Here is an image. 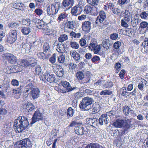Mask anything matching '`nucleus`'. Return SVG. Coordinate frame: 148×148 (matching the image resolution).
I'll use <instances>...</instances> for the list:
<instances>
[{
	"instance_id": "39448f33",
	"label": "nucleus",
	"mask_w": 148,
	"mask_h": 148,
	"mask_svg": "<svg viewBox=\"0 0 148 148\" xmlns=\"http://www.w3.org/2000/svg\"><path fill=\"white\" fill-rule=\"evenodd\" d=\"M17 144L20 148H30L32 146V144L28 138H25L20 140Z\"/></svg>"
},
{
	"instance_id": "c9c22d12",
	"label": "nucleus",
	"mask_w": 148,
	"mask_h": 148,
	"mask_svg": "<svg viewBox=\"0 0 148 148\" xmlns=\"http://www.w3.org/2000/svg\"><path fill=\"white\" fill-rule=\"evenodd\" d=\"M86 1L89 4L94 6H97L99 2V0H86Z\"/></svg>"
},
{
	"instance_id": "7ed1b4c3",
	"label": "nucleus",
	"mask_w": 148,
	"mask_h": 148,
	"mask_svg": "<svg viewBox=\"0 0 148 148\" xmlns=\"http://www.w3.org/2000/svg\"><path fill=\"white\" fill-rule=\"evenodd\" d=\"M94 101L92 98L87 97L83 98L80 102L79 106L80 109L84 111H87L90 108L91 105Z\"/></svg>"
},
{
	"instance_id": "ddd939ff",
	"label": "nucleus",
	"mask_w": 148,
	"mask_h": 148,
	"mask_svg": "<svg viewBox=\"0 0 148 148\" xmlns=\"http://www.w3.org/2000/svg\"><path fill=\"white\" fill-rule=\"evenodd\" d=\"M35 108V106L32 103H28L24 106L23 109L25 111V114H28L29 113L33 111Z\"/></svg>"
},
{
	"instance_id": "f03ea898",
	"label": "nucleus",
	"mask_w": 148,
	"mask_h": 148,
	"mask_svg": "<svg viewBox=\"0 0 148 148\" xmlns=\"http://www.w3.org/2000/svg\"><path fill=\"white\" fill-rule=\"evenodd\" d=\"M29 122L27 117L24 116H20L15 120L13 124L14 127L18 132H22L29 125Z\"/></svg>"
},
{
	"instance_id": "4468645a",
	"label": "nucleus",
	"mask_w": 148,
	"mask_h": 148,
	"mask_svg": "<svg viewBox=\"0 0 148 148\" xmlns=\"http://www.w3.org/2000/svg\"><path fill=\"white\" fill-rule=\"evenodd\" d=\"M64 87L66 88L67 92L72 91L77 88L76 87H71L69 83L67 81H63L61 82Z\"/></svg>"
},
{
	"instance_id": "774afa93",
	"label": "nucleus",
	"mask_w": 148,
	"mask_h": 148,
	"mask_svg": "<svg viewBox=\"0 0 148 148\" xmlns=\"http://www.w3.org/2000/svg\"><path fill=\"white\" fill-rule=\"evenodd\" d=\"M118 35L116 33H114L110 35V38L112 40H116L118 38Z\"/></svg>"
},
{
	"instance_id": "79ce46f5",
	"label": "nucleus",
	"mask_w": 148,
	"mask_h": 148,
	"mask_svg": "<svg viewBox=\"0 0 148 148\" xmlns=\"http://www.w3.org/2000/svg\"><path fill=\"white\" fill-rule=\"evenodd\" d=\"M16 57L12 54H10V63L15 64L16 62Z\"/></svg>"
},
{
	"instance_id": "58836bf2",
	"label": "nucleus",
	"mask_w": 148,
	"mask_h": 148,
	"mask_svg": "<svg viewBox=\"0 0 148 148\" xmlns=\"http://www.w3.org/2000/svg\"><path fill=\"white\" fill-rule=\"evenodd\" d=\"M92 10V7L91 6L87 5L85 7L84 10L86 14H91Z\"/></svg>"
},
{
	"instance_id": "bb28decb",
	"label": "nucleus",
	"mask_w": 148,
	"mask_h": 148,
	"mask_svg": "<svg viewBox=\"0 0 148 148\" xmlns=\"http://www.w3.org/2000/svg\"><path fill=\"white\" fill-rule=\"evenodd\" d=\"M22 88V86H20L17 89H13L12 90V93L14 95L18 94L20 96L21 95L22 92H23Z\"/></svg>"
},
{
	"instance_id": "6e6552de",
	"label": "nucleus",
	"mask_w": 148,
	"mask_h": 148,
	"mask_svg": "<svg viewBox=\"0 0 148 148\" xmlns=\"http://www.w3.org/2000/svg\"><path fill=\"white\" fill-rule=\"evenodd\" d=\"M74 1L73 0H63L62 4V7L65 11L70 9L73 5Z\"/></svg>"
},
{
	"instance_id": "5fc2aeb1",
	"label": "nucleus",
	"mask_w": 148,
	"mask_h": 148,
	"mask_svg": "<svg viewBox=\"0 0 148 148\" xmlns=\"http://www.w3.org/2000/svg\"><path fill=\"white\" fill-rule=\"evenodd\" d=\"M56 54L54 53L52 56L49 58V61L52 64L54 63L56 61Z\"/></svg>"
},
{
	"instance_id": "473e14b6",
	"label": "nucleus",
	"mask_w": 148,
	"mask_h": 148,
	"mask_svg": "<svg viewBox=\"0 0 148 148\" xmlns=\"http://www.w3.org/2000/svg\"><path fill=\"white\" fill-rule=\"evenodd\" d=\"M140 20L139 18L132 19L131 21V24L132 26L133 27H136L140 22Z\"/></svg>"
},
{
	"instance_id": "aec40b11",
	"label": "nucleus",
	"mask_w": 148,
	"mask_h": 148,
	"mask_svg": "<svg viewBox=\"0 0 148 148\" xmlns=\"http://www.w3.org/2000/svg\"><path fill=\"white\" fill-rule=\"evenodd\" d=\"M10 73H15L18 72H20L22 70V69L19 67V66L17 65H12V66L10 65Z\"/></svg>"
},
{
	"instance_id": "423d86ee",
	"label": "nucleus",
	"mask_w": 148,
	"mask_h": 148,
	"mask_svg": "<svg viewBox=\"0 0 148 148\" xmlns=\"http://www.w3.org/2000/svg\"><path fill=\"white\" fill-rule=\"evenodd\" d=\"M32 119V121L30 123V124L32 125L37 121L42 120H43L42 114L39 111H37L34 113Z\"/></svg>"
},
{
	"instance_id": "37998d69",
	"label": "nucleus",
	"mask_w": 148,
	"mask_h": 148,
	"mask_svg": "<svg viewBox=\"0 0 148 148\" xmlns=\"http://www.w3.org/2000/svg\"><path fill=\"white\" fill-rule=\"evenodd\" d=\"M70 35L74 38H79L81 36V34L79 33H76L72 31L70 33Z\"/></svg>"
},
{
	"instance_id": "dca6fc26",
	"label": "nucleus",
	"mask_w": 148,
	"mask_h": 148,
	"mask_svg": "<svg viewBox=\"0 0 148 148\" xmlns=\"http://www.w3.org/2000/svg\"><path fill=\"white\" fill-rule=\"evenodd\" d=\"M53 65L54 66H53V68L56 65V67L58 69V71L56 72V75L57 76L59 77L62 76L64 74V71L62 66L60 65H58L56 64H54Z\"/></svg>"
},
{
	"instance_id": "de8ad7c7",
	"label": "nucleus",
	"mask_w": 148,
	"mask_h": 148,
	"mask_svg": "<svg viewBox=\"0 0 148 148\" xmlns=\"http://www.w3.org/2000/svg\"><path fill=\"white\" fill-rule=\"evenodd\" d=\"M84 87L83 86L81 88L83 90V92L91 95L94 93L93 91H92L89 89H85Z\"/></svg>"
},
{
	"instance_id": "ea45409f",
	"label": "nucleus",
	"mask_w": 148,
	"mask_h": 148,
	"mask_svg": "<svg viewBox=\"0 0 148 148\" xmlns=\"http://www.w3.org/2000/svg\"><path fill=\"white\" fill-rule=\"evenodd\" d=\"M86 148H101V147L97 144L90 143L87 145Z\"/></svg>"
},
{
	"instance_id": "338daca9",
	"label": "nucleus",
	"mask_w": 148,
	"mask_h": 148,
	"mask_svg": "<svg viewBox=\"0 0 148 148\" xmlns=\"http://www.w3.org/2000/svg\"><path fill=\"white\" fill-rule=\"evenodd\" d=\"M121 45V42L119 41L115 42L114 45V47L116 49H117L119 48Z\"/></svg>"
},
{
	"instance_id": "680f3d73",
	"label": "nucleus",
	"mask_w": 148,
	"mask_h": 148,
	"mask_svg": "<svg viewBox=\"0 0 148 148\" xmlns=\"http://www.w3.org/2000/svg\"><path fill=\"white\" fill-rule=\"evenodd\" d=\"M112 11L113 13L117 15L119 14L121 12L120 10L116 8H113L112 9Z\"/></svg>"
},
{
	"instance_id": "09e8293b",
	"label": "nucleus",
	"mask_w": 148,
	"mask_h": 148,
	"mask_svg": "<svg viewBox=\"0 0 148 148\" xmlns=\"http://www.w3.org/2000/svg\"><path fill=\"white\" fill-rule=\"evenodd\" d=\"M112 92L111 90H102L101 92H100V95H109L111 94Z\"/></svg>"
},
{
	"instance_id": "052dcab7",
	"label": "nucleus",
	"mask_w": 148,
	"mask_h": 148,
	"mask_svg": "<svg viewBox=\"0 0 148 148\" xmlns=\"http://www.w3.org/2000/svg\"><path fill=\"white\" fill-rule=\"evenodd\" d=\"M79 43L82 47L85 46L86 45V40L84 39L81 38L79 40Z\"/></svg>"
},
{
	"instance_id": "864d4df0",
	"label": "nucleus",
	"mask_w": 148,
	"mask_h": 148,
	"mask_svg": "<svg viewBox=\"0 0 148 148\" xmlns=\"http://www.w3.org/2000/svg\"><path fill=\"white\" fill-rule=\"evenodd\" d=\"M20 65L23 66L27 67L29 66V63L27 60H22L20 63Z\"/></svg>"
},
{
	"instance_id": "4c0bfd02",
	"label": "nucleus",
	"mask_w": 148,
	"mask_h": 148,
	"mask_svg": "<svg viewBox=\"0 0 148 148\" xmlns=\"http://www.w3.org/2000/svg\"><path fill=\"white\" fill-rule=\"evenodd\" d=\"M102 45L105 48L108 49L110 46L109 44V40L108 39L104 40L102 42Z\"/></svg>"
},
{
	"instance_id": "20e7f679",
	"label": "nucleus",
	"mask_w": 148,
	"mask_h": 148,
	"mask_svg": "<svg viewBox=\"0 0 148 148\" xmlns=\"http://www.w3.org/2000/svg\"><path fill=\"white\" fill-rule=\"evenodd\" d=\"M61 8V4L59 2H57L51 5V7L48 6L47 9V12L48 14L53 15L56 14L58 11Z\"/></svg>"
},
{
	"instance_id": "69168bd1",
	"label": "nucleus",
	"mask_w": 148,
	"mask_h": 148,
	"mask_svg": "<svg viewBox=\"0 0 148 148\" xmlns=\"http://www.w3.org/2000/svg\"><path fill=\"white\" fill-rule=\"evenodd\" d=\"M95 8V12L94 13H93V15H94L95 16L97 15L99 12H100V7L98 6V5L97 6H95V8Z\"/></svg>"
},
{
	"instance_id": "cd10ccee",
	"label": "nucleus",
	"mask_w": 148,
	"mask_h": 148,
	"mask_svg": "<svg viewBox=\"0 0 148 148\" xmlns=\"http://www.w3.org/2000/svg\"><path fill=\"white\" fill-rule=\"evenodd\" d=\"M57 46L58 47L56 48V50L60 53H63L65 51V49L64 45L61 44H57Z\"/></svg>"
},
{
	"instance_id": "f8f14e48",
	"label": "nucleus",
	"mask_w": 148,
	"mask_h": 148,
	"mask_svg": "<svg viewBox=\"0 0 148 148\" xmlns=\"http://www.w3.org/2000/svg\"><path fill=\"white\" fill-rule=\"evenodd\" d=\"M109 121V120L108 119L107 114H102L99 119V123L101 125H102L104 124L107 125Z\"/></svg>"
},
{
	"instance_id": "72a5a7b5",
	"label": "nucleus",
	"mask_w": 148,
	"mask_h": 148,
	"mask_svg": "<svg viewBox=\"0 0 148 148\" xmlns=\"http://www.w3.org/2000/svg\"><path fill=\"white\" fill-rule=\"evenodd\" d=\"M147 83V81L144 80L143 79L140 83L138 84V88L141 90H142L143 89V87Z\"/></svg>"
},
{
	"instance_id": "b1692460",
	"label": "nucleus",
	"mask_w": 148,
	"mask_h": 148,
	"mask_svg": "<svg viewBox=\"0 0 148 148\" xmlns=\"http://www.w3.org/2000/svg\"><path fill=\"white\" fill-rule=\"evenodd\" d=\"M21 30L22 33L24 35H27L31 32V29L29 27H23L21 28Z\"/></svg>"
},
{
	"instance_id": "a878e982",
	"label": "nucleus",
	"mask_w": 148,
	"mask_h": 148,
	"mask_svg": "<svg viewBox=\"0 0 148 148\" xmlns=\"http://www.w3.org/2000/svg\"><path fill=\"white\" fill-rule=\"evenodd\" d=\"M37 56L43 60L47 59L50 56L44 52L39 53L37 54Z\"/></svg>"
},
{
	"instance_id": "bf43d9fd",
	"label": "nucleus",
	"mask_w": 148,
	"mask_h": 148,
	"mask_svg": "<svg viewBox=\"0 0 148 148\" xmlns=\"http://www.w3.org/2000/svg\"><path fill=\"white\" fill-rule=\"evenodd\" d=\"M100 49L101 47L100 46L97 45L92 50H93V51H94V53L95 54H97L99 52Z\"/></svg>"
},
{
	"instance_id": "0eeeda50",
	"label": "nucleus",
	"mask_w": 148,
	"mask_h": 148,
	"mask_svg": "<svg viewBox=\"0 0 148 148\" xmlns=\"http://www.w3.org/2000/svg\"><path fill=\"white\" fill-rule=\"evenodd\" d=\"M34 85L31 83L26 85L25 87L22 86L23 95L25 97H27L31 92V91L34 88Z\"/></svg>"
},
{
	"instance_id": "1a4fd4ad",
	"label": "nucleus",
	"mask_w": 148,
	"mask_h": 148,
	"mask_svg": "<svg viewBox=\"0 0 148 148\" xmlns=\"http://www.w3.org/2000/svg\"><path fill=\"white\" fill-rule=\"evenodd\" d=\"M106 16L105 12L103 11H101L99 12V15L98 16L95 21L97 24H99V23L104 24L103 22L106 18Z\"/></svg>"
},
{
	"instance_id": "e433bc0d",
	"label": "nucleus",
	"mask_w": 148,
	"mask_h": 148,
	"mask_svg": "<svg viewBox=\"0 0 148 148\" xmlns=\"http://www.w3.org/2000/svg\"><path fill=\"white\" fill-rule=\"evenodd\" d=\"M75 110L71 107L69 108L67 111V115L68 117H72L73 115Z\"/></svg>"
},
{
	"instance_id": "a211bd4d",
	"label": "nucleus",
	"mask_w": 148,
	"mask_h": 148,
	"mask_svg": "<svg viewBox=\"0 0 148 148\" xmlns=\"http://www.w3.org/2000/svg\"><path fill=\"white\" fill-rule=\"evenodd\" d=\"M81 7L79 5L74 6L71 10V14L72 15L77 16L79 14Z\"/></svg>"
},
{
	"instance_id": "9d476101",
	"label": "nucleus",
	"mask_w": 148,
	"mask_h": 148,
	"mask_svg": "<svg viewBox=\"0 0 148 148\" xmlns=\"http://www.w3.org/2000/svg\"><path fill=\"white\" fill-rule=\"evenodd\" d=\"M82 27L85 33H88L91 29V23L89 21H85L83 23Z\"/></svg>"
},
{
	"instance_id": "2eb2a0df",
	"label": "nucleus",
	"mask_w": 148,
	"mask_h": 148,
	"mask_svg": "<svg viewBox=\"0 0 148 148\" xmlns=\"http://www.w3.org/2000/svg\"><path fill=\"white\" fill-rule=\"evenodd\" d=\"M86 122L89 125L95 127V126L97 125L98 120L96 118H88L86 119Z\"/></svg>"
},
{
	"instance_id": "4be33fe9",
	"label": "nucleus",
	"mask_w": 148,
	"mask_h": 148,
	"mask_svg": "<svg viewBox=\"0 0 148 148\" xmlns=\"http://www.w3.org/2000/svg\"><path fill=\"white\" fill-rule=\"evenodd\" d=\"M10 34V43H12L16 40L17 33L15 29L12 30Z\"/></svg>"
},
{
	"instance_id": "a19ab883",
	"label": "nucleus",
	"mask_w": 148,
	"mask_h": 148,
	"mask_svg": "<svg viewBox=\"0 0 148 148\" xmlns=\"http://www.w3.org/2000/svg\"><path fill=\"white\" fill-rule=\"evenodd\" d=\"M113 86V82L110 81H108L106 83L103 85L104 88L109 89Z\"/></svg>"
},
{
	"instance_id": "412c9836",
	"label": "nucleus",
	"mask_w": 148,
	"mask_h": 148,
	"mask_svg": "<svg viewBox=\"0 0 148 148\" xmlns=\"http://www.w3.org/2000/svg\"><path fill=\"white\" fill-rule=\"evenodd\" d=\"M43 49L44 52L51 56L52 53L51 51L49 45L48 43L46 42L44 44L43 46Z\"/></svg>"
},
{
	"instance_id": "c756f323",
	"label": "nucleus",
	"mask_w": 148,
	"mask_h": 148,
	"mask_svg": "<svg viewBox=\"0 0 148 148\" xmlns=\"http://www.w3.org/2000/svg\"><path fill=\"white\" fill-rule=\"evenodd\" d=\"M121 94L124 97H127L129 95V92L127 91L125 87H123L120 90Z\"/></svg>"
},
{
	"instance_id": "f3484780",
	"label": "nucleus",
	"mask_w": 148,
	"mask_h": 148,
	"mask_svg": "<svg viewBox=\"0 0 148 148\" xmlns=\"http://www.w3.org/2000/svg\"><path fill=\"white\" fill-rule=\"evenodd\" d=\"M32 97L33 99L37 98L40 95V91L38 88H34L31 91Z\"/></svg>"
},
{
	"instance_id": "a18cd8bd",
	"label": "nucleus",
	"mask_w": 148,
	"mask_h": 148,
	"mask_svg": "<svg viewBox=\"0 0 148 148\" xmlns=\"http://www.w3.org/2000/svg\"><path fill=\"white\" fill-rule=\"evenodd\" d=\"M21 22L22 25L27 26H29L31 24L30 20L29 18L23 19Z\"/></svg>"
},
{
	"instance_id": "6e6d98bb",
	"label": "nucleus",
	"mask_w": 148,
	"mask_h": 148,
	"mask_svg": "<svg viewBox=\"0 0 148 148\" xmlns=\"http://www.w3.org/2000/svg\"><path fill=\"white\" fill-rule=\"evenodd\" d=\"M65 60V56L63 54L60 55L58 58V60L60 63H63Z\"/></svg>"
},
{
	"instance_id": "5701e85b",
	"label": "nucleus",
	"mask_w": 148,
	"mask_h": 148,
	"mask_svg": "<svg viewBox=\"0 0 148 148\" xmlns=\"http://www.w3.org/2000/svg\"><path fill=\"white\" fill-rule=\"evenodd\" d=\"M65 25L69 29H73L75 27L76 23L75 21H68L67 20Z\"/></svg>"
},
{
	"instance_id": "9b49d317",
	"label": "nucleus",
	"mask_w": 148,
	"mask_h": 148,
	"mask_svg": "<svg viewBox=\"0 0 148 148\" xmlns=\"http://www.w3.org/2000/svg\"><path fill=\"white\" fill-rule=\"evenodd\" d=\"M44 77L48 82L51 83L55 82V76L53 74L46 72L44 74Z\"/></svg>"
},
{
	"instance_id": "603ef678",
	"label": "nucleus",
	"mask_w": 148,
	"mask_h": 148,
	"mask_svg": "<svg viewBox=\"0 0 148 148\" xmlns=\"http://www.w3.org/2000/svg\"><path fill=\"white\" fill-rule=\"evenodd\" d=\"M140 26L141 28H146V30H148V23L145 21H143L140 24Z\"/></svg>"
},
{
	"instance_id": "f257e3e1",
	"label": "nucleus",
	"mask_w": 148,
	"mask_h": 148,
	"mask_svg": "<svg viewBox=\"0 0 148 148\" xmlns=\"http://www.w3.org/2000/svg\"><path fill=\"white\" fill-rule=\"evenodd\" d=\"M116 127L122 128L119 133L122 135L127 133L128 130L132 126L130 121L121 119H117L112 124Z\"/></svg>"
},
{
	"instance_id": "f704fd0d",
	"label": "nucleus",
	"mask_w": 148,
	"mask_h": 148,
	"mask_svg": "<svg viewBox=\"0 0 148 148\" xmlns=\"http://www.w3.org/2000/svg\"><path fill=\"white\" fill-rule=\"evenodd\" d=\"M77 78L78 80H81L84 77L83 73L82 71L77 72L76 74Z\"/></svg>"
},
{
	"instance_id": "49530a36",
	"label": "nucleus",
	"mask_w": 148,
	"mask_h": 148,
	"mask_svg": "<svg viewBox=\"0 0 148 148\" xmlns=\"http://www.w3.org/2000/svg\"><path fill=\"white\" fill-rule=\"evenodd\" d=\"M71 47L73 49H77L79 48V44L75 42L71 41L70 42Z\"/></svg>"
},
{
	"instance_id": "0e129e2a",
	"label": "nucleus",
	"mask_w": 148,
	"mask_h": 148,
	"mask_svg": "<svg viewBox=\"0 0 148 148\" xmlns=\"http://www.w3.org/2000/svg\"><path fill=\"white\" fill-rule=\"evenodd\" d=\"M140 17L142 19H146L148 17V14L145 12H143L140 14Z\"/></svg>"
},
{
	"instance_id": "c85d7f7f",
	"label": "nucleus",
	"mask_w": 148,
	"mask_h": 148,
	"mask_svg": "<svg viewBox=\"0 0 148 148\" xmlns=\"http://www.w3.org/2000/svg\"><path fill=\"white\" fill-rule=\"evenodd\" d=\"M67 16V15L65 13H61L58 16L57 20L59 22L62 21L63 20L66 18Z\"/></svg>"
},
{
	"instance_id": "c03bdc74",
	"label": "nucleus",
	"mask_w": 148,
	"mask_h": 148,
	"mask_svg": "<svg viewBox=\"0 0 148 148\" xmlns=\"http://www.w3.org/2000/svg\"><path fill=\"white\" fill-rule=\"evenodd\" d=\"M68 66L69 70H70V72L72 71V72H73V70L75 69L77 66V65L73 62H70Z\"/></svg>"
},
{
	"instance_id": "13d9d810",
	"label": "nucleus",
	"mask_w": 148,
	"mask_h": 148,
	"mask_svg": "<svg viewBox=\"0 0 148 148\" xmlns=\"http://www.w3.org/2000/svg\"><path fill=\"white\" fill-rule=\"evenodd\" d=\"M82 94L81 92H78L73 94V95L76 99H78L81 98L82 97Z\"/></svg>"
},
{
	"instance_id": "7c9ffc66",
	"label": "nucleus",
	"mask_w": 148,
	"mask_h": 148,
	"mask_svg": "<svg viewBox=\"0 0 148 148\" xmlns=\"http://www.w3.org/2000/svg\"><path fill=\"white\" fill-rule=\"evenodd\" d=\"M123 112L125 115L127 116L130 113V112H131V110L130 108L127 106H125L123 107Z\"/></svg>"
},
{
	"instance_id": "393cba45",
	"label": "nucleus",
	"mask_w": 148,
	"mask_h": 148,
	"mask_svg": "<svg viewBox=\"0 0 148 148\" xmlns=\"http://www.w3.org/2000/svg\"><path fill=\"white\" fill-rule=\"evenodd\" d=\"M11 6L13 8L20 10H22L23 9V7L24 6V5L22 3H16L14 4H11Z\"/></svg>"
},
{
	"instance_id": "e2e57ef3",
	"label": "nucleus",
	"mask_w": 148,
	"mask_h": 148,
	"mask_svg": "<svg viewBox=\"0 0 148 148\" xmlns=\"http://www.w3.org/2000/svg\"><path fill=\"white\" fill-rule=\"evenodd\" d=\"M100 60V58L99 56H93L91 59V61L93 63H95L97 61H99Z\"/></svg>"
},
{
	"instance_id": "3c124183",
	"label": "nucleus",
	"mask_w": 148,
	"mask_h": 148,
	"mask_svg": "<svg viewBox=\"0 0 148 148\" xmlns=\"http://www.w3.org/2000/svg\"><path fill=\"white\" fill-rule=\"evenodd\" d=\"M67 36L66 34H64L60 35V36L58 38V40L59 42H62L64 41L67 40Z\"/></svg>"
},
{
	"instance_id": "2f4dec72",
	"label": "nucleus",
	"mask_w": 148,
	"mask_h": 148,
	"mask_svg": "<svg viewBox=\"0 0 148 148\" xmlns=\"http://www.w3.org/2000/svg\"><path fill=\"white\" fill-rule=\"evenodd\" d=\"M97 45V42L95 40H91L90 44L88 46V48L91 50H92Z\"/></svg>"
},
{
	"instance_id": "4d7b16f0",
	"label": "nucleus",
	"mask_w": 148,
	"mask_h": 148,
	"mask_svg": "<svg viewBox=\"0 0 148 148\" xmlns=\"http://www.w3.org/2000/svg\"><path fill=\"white\" fill-rule=\"evenodd\" d=\"M116 113V111L115 109L112 108V110L109 112H107L106 114H107L109 116H114Z\"/></svg>"
},
{
	"instance_id": "8fccbe9b",
	"label": "nucleus",
	"mask_w": 148,
	"mask_h": 148,
	"mask_svg": "<svg viewBox=\"0 0 148 148\" xmlns=\"http://www.w3.org/2000/svg\"><path fill=\"white\" fill-rule=\"evenodd\" d=\"M34 12L38 16L42 15L44 13V12L42 9L38 8L35 10Z\"/></svg>"
},
{
	"instance_id": "6ab92c4d",
	"label": "nucleus",
	"mask_w": 148,
	"mask_h": 148,
	"mask_svg": "<svg viewBox=\"0 0 148 148\" xmlns=\"http://www.w3.org/2000/svg\"><path fill=\"white\" fill-rule=\"evenodd\" d=\"M85 131L84 128L82 126H76L75 128V132L78 135H83L84 134Z\"/></svg>"
}]
</instances>
